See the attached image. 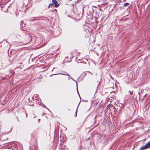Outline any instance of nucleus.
Segmentation results:
<instances>
[{"label": "nucleus", "mask_w": 150, "mask_h": 150, "mask_svg": "<svg viewBox=\"0 0 150 150\" xmlns=\"http://www.w3.org/2000/svg\"><path fill=\"white\" fill-rule=\"evenodd\" d=\"M53 4L55 5V6L57 7L58 6L59 4H58V2L56 0H52Z\"/></svg>", "instance_id": "1"}, {"label": "nucleus", "mask_w": 150, "mask_h": 150, "mask_svg": "<svg viewBox=\"0 0 150 150\" xmlns=\"http://www.w3.org/2000/svg\"><path fill=\"white\" fill-rule=\"evenodd\" d=\"M147 149V148L146 146V145H145L144 146L140 147L139 150H144Z\"/></svg>", "instance_id": "2"}, {"label": "nucleus", "mask_w": 150, "mask_h": 150, "mask_svg": "<svg viewBox=\"0 0 150 150\" xmlns=\"http://www.w3.org/2000/svg\"><path fill=\"white\" fill-rule=\"evenodd\" d=\"M146 146L147 149L150 148V141L148 142L146 144Z\"/></svg>", "instance_id": "3"}, {"label": "nucleus", "mask_w": 150, "mask_h": 150, "mask_svg": "<svg viewBox=\"0 0 150 150\" xmlns=\"http://www.w3.org/2000/svg\"><path fill=\"white\" fill-rule=\"evenodd\" d=\"M129 4L128 3H125L124 4V5L125 6H127V5H128Z\"/></svg>", "instance_id": "4"}, {"label": "nucleus", "mask_w": 150, "mask_h": 150, "mask_svg": "<svg viewBox=\"0 0 150 150\" xmlns=\"http://www.w3.org/2000/svg\"><path fill=\"white\" fill-rule=\"evenodd\" d=\"M52 5V4H50L49 5V6H48V8H49L50 6V5Z\"/></svg>", "instance_id": "5"}, {"label": "nucleus", "mask_w": 150, "mask_h": 150, "mask_svg": "<svg viewBox=\"0 0 150 150\" xmlns=\"http://www.w3.org/2000/svg\"><path fill=\"white\" fill-rule=\"evenodd\" d=\"M129 93H130V94H131V93H130V91H129Z\"/></svg>", "instance_id": "6"}, {"label": "nucleus", "mask_w": 150, "mask_h": 150, "mask_svg": "<svg viewBox=\"0 0 150 150\" xmlns=\"http://www.w3.org/2000/svg\"><path fill=\"white\" fill-rule=\"evenodd\" d=\"M76 115L77 114V112H76Z\"/></svg>", "instance_id": "7"}]
</instances>
